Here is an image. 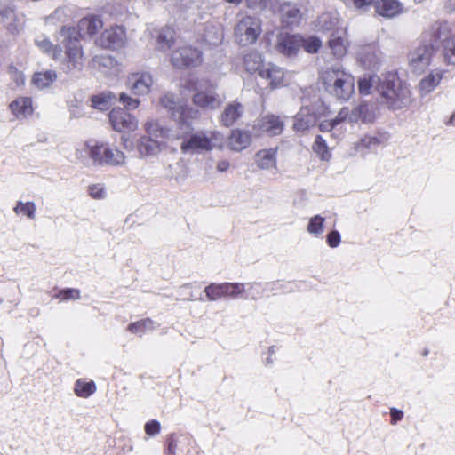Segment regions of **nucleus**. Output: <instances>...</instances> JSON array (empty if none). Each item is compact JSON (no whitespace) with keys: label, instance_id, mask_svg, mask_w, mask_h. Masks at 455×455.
Wrapping results in <instances>:
<instances>
[{"label":"nucleus","instance_id":"obj_1","mask_svg":"<svg viewBox=\"0 0 455 455\" xmlns=\"http://www.w3.org/2000/svg\"><path fill=\"white\" fill-rule=\"evenodd\" d=\"M192 122L182 124L179 127L168 128L162 126L157 121L148 120L144 128L151 135L166 140H181L180 150L185 155L204 154L220 147L223 136L217 131H197L191 133Z\"/></svg>","mask_w":455,"mask_h":455},{"label":"nucleus","instance_id":"obj_2","mask_svg":"<svg viewBox=\"0 0 455 455\" xmlns=\"http://www.w3.org/2000/svg\"><path fill=\"white\" fill-rule=\"evenodd\" d=\"M380 102L391 110H398L408 107L411 101V92L394 73L382 76V84L379 88Z\"/></svg>","mask_w":455,"mask_h":455},{"label":"nucleus","instance_id":"obj_3","mask_svg":"<svg viewBox=\"0 0 455 455\" xmlns=\"http://www.w3.org/2000/svg\"><path fill=\"white\" fill-rule=\"evenodd\" d=\"M423 40L435 45V51L443 48V55L448 64L455 65V36L447 22L435 23L424 33Z\"/></svg>","mask_w":455,"mask_h":455},{"label":"nucleus","instance_id":"obj_4","mask_svg":"<svg viewBox=\"0 0 455 455\" xmlns=\"http://www.w3.org/2000/svg\"><path fill=\"white\" fill-rule=\"evenodd\" d=\"M328 92L339 100H347L355 90V78L339 66H331L323 73Z\"/></svg>","mask_w":455,"mask_h":455},{"label":"nucleus","instance_id":"obj_5","mask_svg":"<svg viewBox=\"0 0 455 455\" xmlns=\"http://www.w3.org/2000/svg\"><path fill=\"white\" fill-rule=\"evenodd\" d=\"M88 154L94 163L99 164L123 165L125 162L124 154L117 148H111L104 144L90 145L85 143L76 150V156L82 158Z\"/></svg>","mask_w":455,"mask_h":455},{"label":"nucleus","instance_id":"obj_6","mask_svg":"<svg viewBox=\"0 0 455 455\" xmlns=\"http://www.w3.org/2000/svg\"><path fill=\"white\" fill-rule=\"evenodd\" d=\"M161 104L170 112L172 118L176 122L177 127L200 117V111L198 109L188 106L182 100H178L172 93L164 94L161 98Z\"/></svg>","mask_w":455,"mask_h":455},{"label":"nucleus","instance_id":"obj_7","mask_svg":"<svg viewBox=\"0 0 455 455\" xmlns=\"http://www.w3.org/2000/svg\"><path fill=\"white\" fill-rule=\"evenodd\" d=\"M260 33L261 21L259 19L250 15H237L234 35L240 45L246 46L254 44Z\"/></svg>","mask_w":455,"mask_h":455},{"label":"nucleus","instance_id":"obj_8","mask_svg":"<svg viewBox=\"0 0 455 455\" xmlns=\"http://www.w3.org/2000/svg\"><path fill=\"white\" fill-rule=\"evenodd\" d=\"M217 86L208 82H202L196 87L192 100L195 105L204 109L213 110L218 108L223 98L216 92Z\"/></svg>","mask_w":455,"mask_h":455},{"label":"nucleus","instance_id":"obj_9","mask_svg":"<svg viewBox=\"0 0 455 455\" xmlns=\"http://www.w3.org/2000/svg\"><path fill=\"white\" fill-rule=\"evenodd\" d=\"M202 61V52L190 45L179 47L171 55V62L177 68L197 67Z\"/></svg>","mask_w":455,"mask_h":455},{"label":"nucleus","instance_id":"obj_10","mask_svg":"<svg viewBox=\"0 0 455 455\" xmlns=\"http://www.w3.org/2000/svg\"><path fill=\"white\" fill-rule=\"evenodd\" d=\"M435 52V45H429L423 40V44L409 54V65L411 69L416 73L424 71L429 66Z\"/></svg>","mask_w":455,"mask_h":455},{"label":"nucleus","instance_id":"obj_11","mask_svg":"<svg viewBox=\"0 0 455 455\" xmlns=\"http://www.w3.org/2000/svg\"><path fill=\"white\" fill-rule=\"evenodd\" d=\"M338 120H340L341 123L347 122L349 124H355L359 121L370 123L373 120V114L370 110L369 105L362 102L353 108H342L338 113Z\"/></svg>","mask_w":455,"mask_h":455},{"label":"nucleus","instance_id":"obj_12","mask_svg":"<svg viewBox=\"0 0 455 455\" xmlns=\"http://www.w3.org/2000/svg\"><path fill=\"white\" fill-rule=\"evenodd\" d=\"M108 117L113 129L119 132H132L138 127V120L123 108L112 109Z\"/></svg>","mask_w":455,"mask_h":455},{"label":"nucleus","instance_id":"obj_13","mask_svg":"<svg viewBox=\"0 0 455 455\" xmlns=\"http://www.w3.org/2000/svg\"><path fill=\"white\" fill-rule=\"evenodd\" d=\"M73 34H75V29L71 28H63L60 31V35L62 36H64L65 38L68 36L69 37L68 44L67 45L66 51L68 65L73 68L79 69L83 65V52L81 45L79 44L77 39L76 37H74L73 39L71 38V36Z\"/></svg>","mask_w":455,"mask_h":455},{"label":"nucleus","instance_id":"obj_14","mask_svg":"<svg viewBox=\"0 0 455 455\" xmlns=\"http://www.w3.org/2000/svg\"><path fill=\"white\" fill-rule=\"evenodd\" d=\"M243 291V284L240 283H211L204 289V292L210 300H216L224 296L235 297Z\"/></svg>","mask_w":455,"mask_h":455},{"label":"nucleus","instance_id":"obj_15","mask_svg":"<svg viewBox=\"0 0 455 455\" xmlns=\"http://www.w3.org/2000/svg\"><path fill=\"white\" fill-rule=\"evenodd\" d=\"M153 83L150 73L137 72L128 76L126 84L134 95H146L150 92Z\"/></svg>","mask_w":455,"mask_h":455},{"label":"nucleus","instance_id":"obj_16","mask_svg":"<svg viewBox=\"0 0 455 455\" xmlns=\"http://www.w3.org/2000/svg\"><path fill=\"white\" fill-rule=\"evenodd\" d=\"M304 44V38L299 35L280 33L277 36L276 50L286 56L295 55Z\"/></svg>","mask_w":455,"mask_h":455},{"label":"nucleus","instance_id":"obj_17","mask_svg":"<svg viewBox=\"0 0 455 455\" xmlns=\"http://www.w3.org/2000/svg\"><path fill=\"white\" fill-rule=\"evenodd\" d=\"M126 36L122 27L116 26L106 29L99 39V44L103 48L116 50L124 46Z\"/></svg>","mask_w":455,"mask_h":455},{"label":"nucleus","instance_id":"obj_18","mask_svg":"<svg viewBox=\"0 0 455 455\" xmlns=\"http://www.w3.org/2000/svg\"><path fill=\"white\" fill-rule=\"evenodd\" d=\"M283 126V122L279 116L266 115L255 122L253 130L259 132L257 134L264 132L269 136H277L282 133Z\"/></svg>","mask_w":455,"mask_h":455},{"label":"nucleus","instance_id":"obj_19","mask_svg":"<svg viewBox=\"0 0 455 455\" xmlns=\"http://www.w3.org/2000/svg\"><path fill=\"white\" fill-rule=\"evenodd\" d=\"M148 136L140 137L137 141V151L140 157L154 156L161 151V143L154 135H151L145 129Z\"/></svg>","mask_w":455,"mask_h":455},{"label":"nucleus","instance_id":"obj_20","mask_svg":"<svg viewBox=\"0 0 455 455\" xmlns=\"http://www.w3.org/2000/svg\"><path fill=\"white\" fill-rule=\"evenodd\" d=\"M294 118L293 129L300 132L314 127L317 121L316 115L310 107L301 108Z\"/></svg>","mask_w":455,"mask_h":455},{"label":"nucleus","instance_id":"obj_21","mask_svg":"<svg viewBox=\"0 0 455 455\" xmlns=\"http://www.w3.org/2000/svg\"><path fill=\"white\" fill-rule=\"evenodd\" d=\"M358 58L364 68H377L381 61V52L376 45H365L358 52Z\"/></svg>","mask_w":455,"mask_h":455},{"label":"nucleus","instance_id":"obj_22","mask_svg":"<svg viewBox=\"0 0 455 455\" xmlns=\"http://www.w3.org/2000/svg\"><path fill=\"white\" fill-rule=\"evenodd\" d=\"M243 112L244 107L240 102L232 101L225 107L220 121L227 127L231 126L243 116Z\"/></svg>","mask_w":455,"mask_h":455},{"label":"nucleus","instance_id":"obj_23","mask_svg":"<svg viewBox=\"0 0 455 455\" xmlns=\"http://www.w3.org/2000/svg\"><path fill=\"white\" fill-rule=\"evenodd\" d=\"M376 12L386 18H393L403 12V5L397 0H374Z\"/></svg>","mask_w":455,"mask_h":455},{"label":"nucleus","instance_id":"obj_24","mask_svg":"<svg viewBox=\"0 0 455 455\" xmlns=\"http://www.w3.org/2000/svg\"><path fill=\"white\" fill-rule=\"evenodd\" d=\"M259 76L268 80L272 87H276L283 82V71L277 66L268 63L259 69Z\"/></svg>","mask_w":455,"mask_h":455},{"label":"nucleus","instance_id":"obj_25","mask_svg":"<svg viewBox=\"0 0 455 455\" xmlns=\"http://www.w3.org/2000/svg\"><path fill=\"white\" fill-rule=\"evenodd\" d=\"M102 28V22L96 17L84 18L78 22V33L80 36H92Z\"/></svg>","mask_w":455,"mask_h":455},{"label":"nucleus","instance_id":"obj_26","mask_svg":"<svg viewBox=\"0 0 455 455\" xmlns=\"http://www.w3.org/2000/svg\"><path fill=\"white\" fill-rule=\"evenodd\" d=\"M0 19L1 22L11 33L18 32L21 28V24L17 19L13 8L10 6H4L0 9Z\"/></svg>","mask_w":455,"mask_h":455},{"label":"nucleus","instance_id":"obj_27","mask_svg":"<svg viewBox=\"0 0 455 455\" xmlns=\"http://www.w3.org/2000/svg\"><path fill=\"white\" fill-rule=\"evenodd\" d=\"M443 71L433 70L427 76L422 78L419 84V90L422 95H426L432 92L438 86L442 78Z\"/></svg>","mask_w":455,"mask_h":455},{"label":"nucleus","instance_id":"obj_28","mask_svg":"<svg viewBox=\"0 0 455 455\" xmlns=\"http://www.w3.org/2000/svg\"><path fill=\"white\" fill-rule=\"evenodd\" d=\"M228 144L231 149L241 151L251 144V134L246 131L234 130L229 136Z\"/></svg>","mask_w":455,"mask_h":455},{"label":"nucleus","instance_id":"obj_29","mask_svg":"<svg viewBox=\"0 0 455 455\" xmlns=\"http://www.w3.org/2000/svg\"><path fill=\"white\" fill-rule=\"evenodd\" d=\"M57 74L53 70L36 72L32 76V84L39 90L49 88L56 80Z\"/></svg>","mask_w":455,"mask_h":455},{"label":"nucleus","instance_id":"obj_30","mask_svg":"<svg viewBox=\"0 0 455 455\" xmlns=\"http://www.w3.org/2000/svg\"><path fill=\"white\" fill-rule=\"evenodd\" d=\"M10 108L16 117H26L33 112L32 100L28 97L19 98L10 104Z\"/></svg>","mask_w":455,"mask_h":455},{"label":"nucleus","instance_id":"obj_31","mask_svg":"<svg viewBox=\"0 0 455 455\" xmlns=\"http://www.w3.org/2000/svg\"><path fill=\"white\" fill-rule=\"evenodd\" d=\"M175 32L169 27H164L156 32V47L159 51L169 50L174 43Z\"/></svg>","mask_w":455,"mask_h":455},{"label":"nucleus","instance_id":"obj_32","mask_svg":"<svg viewBox=\"0 0 455 455\" xmlns=\"http://www.w3.org/2000/svg\"><path fill=\"white\" fill-rule=\"evenodd\" d=\"M203 39L212 45H217L220 44L223 39V30L220 24H206L204 29Z\"/></svg>","mask_w":455,"mask_h":455},{"label":"nucleus","instance_id":"obj_33","mask_svg":"<svg viewBox=\"0 0 455 455\" xmlns=\"http://www.w3.org/2000/svg\"><path fill=\"white\" fill-rule=\"evenodd\" d=\"M283 21L287 25L294 24L300 18L299 8L291 3H284L280 7Z\"/></svg>","mask_w":455,"mask_h":455},{"label":"nucleus","instance_id":"obj_34","mask_svg":"<svg viewBox=\"0 0 455 455\" xmlns=\"http://www.w3.org/2000/svg\"><path fill=\"white\" fill-rule=\"evenodd\" d=\"M380 84H382V76L379 77L376 75L363 77L358 81L359 92L363 95L371 93L373 90L379 92Z\"/></svg>","mask_w":455,"mask_h":455},{"label":"nucleus","instance_id":"obj_35","mask_svg":"<svg viewBox=\"0 0 455 455\" xmlns=\"http://www.w3.org/2000/svg\"><path fill=\"white\" fill-rule=\"evenodd\" d=\"M258 166L268 170L276 166V149L261 150L256 154Z\"/></svg>","mask_w":455,"mask_h":455},{"label":"nucleus","instance_id":"obj_36","mask_svg":"<svg viewBox=\"0 0 455 455\" xmlns=\"http://www.w3.org/2000/svg\"><path fill=\"white\" fill-rule=\"evenodd\" d=\"M243 66L249 73H254L262 68L261 54L256 51L246 53L243 57Z\"/></svg>","mask_w":455,"mask_h":455},{"label":"nucleus","instance_id":"obj_37","mask_svg":"<svg viewBox=\"0 0 455 455\" xmlns=\"http://www.w3.org/2000/svg\"><path fill=\"white\" fill-rule=\"evenodd\" d=\"M93 62L100 68H106L103 72L116 74L119 71L117 61L109 55H98L93 59Z\"/></svg>","mask_w":455,"mask_h":455},{"label":"nucleus","instance_id":"obj_38","mask_svg":"<svg viewBox=\"0 0 455 455\" xmlns=\"http://www.w3.org/2000/svg\"><path fill=\"white\" fill-rule=\"evenodd\" d=\"M35 43L44 52L51 54L53 60H59L60 57L61 50L54 46L52 43L44 36H38Z\"/></svg>","mask_w":455,"mask_h":455},{"label":"nucleus","instance_id":"obj_39","mask_svg":"<svg viewBox=\"0 0 455 455\" xmlns=\"http://www.w3.org/2000/svg\"><path fill=\"white\" fill-rule=\"evenodd\" d=\"M128 331L133 334L141 336L147 331H153L156 329L155 323L150 318H145L140 321L133 322L127 327Z\"/></svg>","mask_w":455,"mask_h":455},{"label":"nucleus","instance_id":"obj_40","mask_svg":"<svg viewBox=\"0 0 455 455\" xmlns=\"http://www.w3.org/2000/svg\"><path fill=\"white\" fill-rule=\"evenodd\" d=\"M313 151L323 161H329L331 159V153L327 146L326 140L321 136L317 135L312 146Z\"/></svg>","mask_w":455,"mask_h":455},{"label":"nucleus","instance_id":"obj_41","mask_svg":"<svg viewBox=\"0 0 455 455\" xmlns=\"http://www.w3.org/2000/svg\"><path fill=\"white\" fill-rule=\"evenodd\" d=\"M338 24V18L335 13L324 12L317 19V27L323 31L333 29Z\"/></svg>","mask_w":455,"mask_h":455},{"label":"nucleus","instance_id":"obj_42","mask_svg":"<svg viewBox=\"0 0 455 455\" xmlns=\"http://www.w3.org/2000/svg\"><path fill=\"white\" fill-rule=\"evenodd\" d=\"M329 46L332 54L337 57H341L346 53L345 40L340 35L331 34V37L329 39Z\"/></svg>","mask_w":455,"mask_h":455},{"label":"nucleus","instance_id":"obj_43","mask_svg":"<svg viewBox=\"0 0 455 455\" xmlns=\"http://www.w3.org/2000/svg\"><path fill=\"white\" fill-rule=\"evenodd\" d=\"M116 99L113 93H101L92 98L93 108L100 110H106L110 107L111 102Z\"/></svg>","mask_w":455,"mask_h":455},{"label":"nucleus","instance_id":"obj_44","mask_svg":"<svg viewBox=\"0 0 455 455\" xmlns=\"http://www.w3.org/2000/svg\"><path fill=\"white\" fill-rule=\"evenodd\" d=\"M36 211V206L34 202H26L18 201L16 206L13 208V212L16 214L21 213L26 216L29 220H34L36 215L35 212Z\"/></svg>","mask_w":455,"mask_h":455},{"label":"nucleus","instance_id":"obj_45","mask_svg":"<svg viewBox=\"0 0 455 455\" xmlns=\"http://www.w3.org/2000/svg\"><path fill=\"white\" fill-rule=\"evenodd\" d=\"M96 390V386L93 381L85 382L79 379L75 384V393L77 396L88 397L92 395Z\"/></svg>","mask_w":455,"mask_h":455},{"label":"nucleus","instance_id":"obj_46","mask_svg":"<svg viewBox=\"0 0 455 455\" xmlns=\"http://www.w3.org/2000/svg\"><path fill=\"white\" fill-rule=\"evenodd\" d=\"M324 218L320 215H315L310 219L307 225V231L312 235H320L323 232Z\"/></svg>","mask_w":455,"mask_h":455},{"label":"nucleus","instance_id":"obj_47","mask_svg":"<svg viewBox=\"0 0 455 455\" xmlns=\"http://www.w3.org/2000/svg\"><path fill=\"white\" fill-rule=\"evenodd\" d=\"M322 45V42L319 38L315 36H311L307 40L304 39V44L302 46L305 48L306 52L309 53L316 52Z\"/></svg>","mask_w":455,"mask_h":455},{"label":"nucleus","instance_id":"obj_48","mask_svg":"<svg viewBox=\"0 0 455 455\" xmlns=\"http://www.w3.org/2000/svg\"><path fill=\"white\" fill-rule=\"evenodd\" d=\"M118 100L126 108L129 109H135L140 105L139 100L133 99L124 92L119 94Z\"/></svg>","mask_w":455,"mask_h":455},{"label":"nucleus","instance_id":"obj_49","mask_svg":"<svg viewBox=\"0 0 455 455\" xmlns=\"http://www.w3.org/2000/svg\"><path fill=\"white\" fill-rule=\"evenodd\" d=\"M341 124L340 120H338V115L331 120L323 121L319 124V130L323 132L333 131L339 124Z\"/></svg>","mask_w":455,"mask_h":455},{"label":"nucleus","instance_id":"obj_50","mask_svg":"<svg viewBox=\"0 0 455 455\" xmlns=\"http://www.w3.org/2000/svg\"><path fill=\"white\" fill-rule=\"evenodd\" d=\"M89 193L94 199H101L106 196L104 187L101 184H93L89 186Z\"/></svg>","mask_w":455,"mask_h":455},{"label":"nucleus","instance_id":"obj_51","mask_svg":"<svg viewBox=\"0 0 455 455\" xmlns=\"http://www.w3.org/2000/svg\"><path fill=\"white\" fill-rule=\"evenodd\" d=\"M80 291L76 289H65L59 292L58 297H60L64 300L68 299H78L80 297Z\"/></svg>","mask_w":455,"mask_h":455},{"label":"nucleus","instance_id":"obj_52","mask_svg":"<svg viewBox=\"0 0 455 455\" xmlns=\"http://www.w3.org/2000/svg\"><path fill=\"white\" fill-rule=\"evenodd\" d=\"M145 432L149 436H154L160 431V423L157 420H150L145 425Z\"/></svg>","mask_w":455,"mask_h":455},{"label":"nucleus","instance_id":"obj_53","mask_svg":"<svg viewBox=\"0 0 455 455\" xmlns=\"http://www.w3.org/2000/svg\"><path fill=\"white\" fill-rule=\"evenodd\" d=\"M379 144V140L378 138L373 137V136H365L364 138H363L361 140L359 145L363 147V148H369V149H372L373 148H375Z\"/></svg>","mask_w":455,"mask_h":455},{"label":"nucleus","instance_id":"obj_54","mask_svg":"<svg viewBox=\"0 0 455 455\" xmlns=\"http://www.w3.org/2000/svg\"><path fill=\"white\" fill-rule=\"evenodd\" d=\"M327 243L330 247L335 248L340 243V235L337 230L330 232L327 235Z\"/></svg>","mask_w":455,"mask_h":455},{"label":"nucleus","instance_id":"obj_55","mask_svg":"<svg viewBox=\"0 0 455 455\" xmlns=\"http://www.w3.org/2000/svg\"><path fill=\"white\" fill-rule=\"evenodd\" d=\"M246 6L250 9H262L267 6V0H245Z\"/></svg>","mask_w":455,"mask_h":455},{"label":"nucleus","instance_id":"obj_56","mask_svg":"<svg viewBox=\"0 0 455 455\" xmlns=\"http://www.w3.org/2000/svg\"><path fill=\"white\" fill-rule=\"evenodd\" d=\"M353 1H354V4L357 8H361V7L365 6V5L373 4V2H374V0H353Z\"/></svg>","mask_w":455,"mask_h":455},{"label":"nucleus","instance_id":"obj_57","mask_svg":"<svg viewBox=\"0 0 455 455\" xmlns=\"http://www.w3.org/2000/svg\"><path fill=\"white\" fill-rule=\"evenodd\" d=\"M230 164L228 161H220L217 164V170L220 172H226L229 168Z\"/></svg>","mask_w":455,"mask_h":455},{"label":"nucleus","instance_id":"obj_58","mask_svg":"<svg viewBox=\"0 0 455 455\" xmlns=\"http://www.w3.org/2000/svg\"><path fill=\"white\" fill-rule=\"evenodd\" d=\"M391 417H392V419L396 422L398 420H400L403 417V412L401 411H398L396 409H392L391 410Z\"/></svg>","mask_w":455,"mask_h":455},{"label":"nucleus","instance_id":"obj_59","mask_svg":"<svg viewBox=\"0 0 455 455\" xmlns=\"http://www.w3.org/2000/svg\"><path fill=\"white\" fill-rule=\"evenodd\" d=\"M444 8L451 12L455 11V0H446L444 4Z\"/></svg>","mask_w":455,"mask_h":455},{"label":"nucleus","instance_id":"obj_60","mask_svg":"<svg viewBox=\"0 0 455 455\" xmlns=\"http://www.w3.org/2000/svg\"><path fill=\"white\" fill-rule=\"evenodd\" d=\"M123 145L125 149H132L133 147L132 141H131L128 138H125L124 136L122 137Z\"/></svg>","mask_w":455,"mask_h":455},{"label":"nucleus","instance_id":"obj_61","mask_svg":"<svg viewBox=\"0 0 455 455\" xmlns=\"http://www.w3.org/2000/svg\"><path fill=\"white\" fill-rule=\"evenodd\" d=\"M449 124L451 125H455V113L450 117Z\"/></svg>","mask_w":455,"mask_h":455},{"label":"nucleus","instance_id":"obj_62","mask_svg":"<svg viewBox=\"0 0 455 455\" xmlns=\"http://www.w3.org/2000/svg\"><path fill=\"white\" fill-rule=\"evenodd\" d=\"M427 354H428V351H427V350H426V351L423 353V355H424V356H427Z\"/></svg>","mask_w":455,"mask_h":455},{"label":"nucleus","instance_id":"obj_63","mask_svg":"<svg viewBox=\"0 0 455 455\" xmlns=\"http://www.w3.org/2000/svg\"><path fill=\"white\" fill-rule=\"evenodd\" d=\"M423 0H418V2H422Z\"/></svg>","mask_w":455,"mask_h":455}]
</instances>
